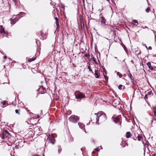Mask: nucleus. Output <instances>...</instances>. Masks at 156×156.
<instances>
[{"label":"nucleus","mask_w":156,"mask_h":156,"mask_svg":"<svg viewBox=\"0 0 156 156\" xmlns=\"http://www.w3.org/2000/svg\"><path fill=\"white\" fill-rule=\"evenodd\" d=\"M97 114H98V115L99 114L100 115L98 118V117L96 118V119L97 120L96 122V123L97 124H98V122L99 118H100L101 119L102 121H104L106 119V115L103 112H101L100 113H98V114L96 113H95V115H96Z\"/></svg>","instance_id":"1"},{"label":"nucleus","mask_w":156,"mask_h":156,"mask_svg":"<svg viewBox=\"0 0 156 156\" xmlns=\"http://www.w3.org/2000/svg\"><path fill=\"white\" fill-rule=\"evenodd\" d=\"M55 142V139L54 137L52 136H49L47 139L45 143V146L47 145H47L50 144H53Z\"/></svg>","instance_id":"2"},{"label":"nucleus","mask_w":156,"mask_h":156,"mask_svg":"<svg viewBox=\"0 0 156 156\" xmlns=\"http://www.w3.org/2000/svg\"><path fill=\"white\" fill-rule=\"evenodd\" d=\"M79 119V117L74 115H71L69 119V121L73 123L77 122Z\"/></svg>","instance_id":"3"},{"label":"nucleus","mask_w":156,"mask_h":156,"mask_svg":"<svg viewBox=\"0 0 156 156\" xmlns=\"http://www.w3.org/2000/svg\"><path fill=\"white\" fill-rule=\"evenodd\" d=\"M76 98L77 99H81L85 97L84 94L79 91H76L75 93Z\"/></svg>","instance_id":"4"},{"label":"nucleus","mask_w":156,"mask_h":156,"mask_svg":"<svg viewBox=\"0 0 156 156\" xmlns=\"http://www.w3.org/2000/svg\"><path fill=\"white\" fill-rule=\"evenodd\" d=\"M2 135L4 139H7L10 136V135L7 130L3 131L2 133Z\"/></svg>","instance_id":"5"},{"label":"nucleus","mask_w":156,"mask_h":156,"mask_svg":"<svg viewBox=\"0 0 156 156\" xmlns=\"http://www.w3.org/2000/svg\"><path fill=\"white\" fill-rule=\"evenodd\" d=\"M16 16H12V18L11 19V23L12 24H14L17 21L18 19H16Z\"/></svg>","instance_id":"6"},{"label":"nucleus","mask_w":156,"mask_h":156,"mask_svg":"<svg viewBox=\"0 0 156 156\" xmlns=\"http://www.w3.org/2000/svg\"><path fill=\"white\" fill-rule=\"evenodd\" d=\"M136 136L135 137H133V139L135 140H136V136H137V139L139 141H140L141 139L142 138V137L141 136H140L139 135V134L137 133H136V134H135Z\"/></svg>","instance_id":"7"},{"label":"nucleus","mask_w":156,"mask_h":156,"mask_svg":"<svg viewBox=\"0 0 156 156\" xmlns=\"http://www.w3.org/2000/svg\"><path fill=\"white\" fill-rule=\"evenodd\" d=\"M0 33L1 34H6V32L5 31L4 28L2 26H0Z\"/></svg>","instance_id":"8"},{"label":"nucleus","mask_w":156,"mask_h":156,"mask_svg":"<svg viewBox=\"0 0 156 156\" xmlns=\"http://www.w3.org/2000/svg\"><path fill=\"white\" fill-rule=\"evenodd\" d=\"M112 120L115 122V123H117L119 121V119L117 117H115V116H113L112 118Z\"/></svg>","instance_id":"9"},{"label":"nucleus","mask_w":156,"mask_h":156,"mask_svg":"<svg viewBox=\"0 0 156 156\" xmlns=\"http://www.w3.org/2000/svg\"><path fill=\"white\" fill-rule=\"evenodd\" d=\"M102 149V148L101 147V146H100V147H97L95 149V150L94 151H93L92 152V153H94L95 152H98V151H99V150L100 149Z\"/></svg>","instance_id":"10"},{"label":"nucleus","mask_w":156,"mask_h":156,"mask_svg":"<svg viewBox=\"0 0 156 156\" xmlns=\"http://www.w3.org/2000/svg\"><path fill=\"white\" fill-rule=\"evenodd\" d=\"M101 22L102 23H103L104 25H106V20L105 19V18L102 16L101 17Z\"/></svg>","instance_id":"11"},{"label":"nucleus","mask_w":156,"mask_h":156,"mask_svg":"<svg viewBox=\"0 0 156 156\" xmlns=\"http://www.w3.org/2000/svg\"><path fill=\"white\" fill-rule=\"evenodd\" d=\"M133 24L135 25H137L138 24V22L137 20H134L132 22Z\"/></svg>","instance_id":"12"},{"label":"nucleus","mask_w":156,"mask_h":156,"mask_svg":"<svg viewBox=\"0 0 156 156\" xmlns=\"http://www.w3.org/2000/svg\"><path fill=\"white\" fill-rule=\"evenodd\" d=\"M78 125L79 127L81 129L83 128L85 126L82 123L79 122L78 124Z\"/></svg>","instance_id":"13"},{"label":"nucleus","mask_w":156,"mask_h":156,"mask_svg":"<svg viewBox=\"0 0 156 156\" xmlns=\"http://www.w3.org/2000/svg\"><path fill=\"white\" fill-rule=\"evenodd\" d=\"M131 134L130 132H127L126 133V136L127 138H130L131 137Z\"/></svg>","instance_id":"14"},{"label":"nucleus","mask_w":156,"mask_h":156,"mask_svg":"<svg viewBox=\"0 0 156 156\" xmlns=\"http://www.w3.org/2000/svg\"><path fill=\"white\" fill-rule=\"evenodd\" d=\"M58 154H59L62 151L61 147L60 146H58Z\"/></svg>","instance_id":"15"},{"label":"nucleus","mask_w":156,"mask_h":156,"mask_svg":"<svg viewBox=\"0 0 156 156\" xmlns=\"http://www.w3.org/2000/svg\"><path fill=\"white\" fill-rule=\"evenodd\" d=\"M98 70L95 69V77L97 78H98L99 77V76L98 75Z\"/></svg>","instance_id":"16"},{"label":"nucleus","mask_w":156,"mask_h":156,"mask_svg":"<svg viewBox=\"0 0 156 156\" xmlns=\"http://www.w3.org/2000/svg\"><path fill=\"white\" fill-rule=\"evenodd\" d=\"M35 58H36L35 57L31 59L30 58V59H29L28 61L29 62H31L32 61L34 60H35Z\"/></svg>","instance_id":"17"},{"label":"nucleus","mask_w":156,"mask_h":156,"mask_svg":"<svg viewBox=\"0 0 156 156\" xmlns=\"http://www.w3.org/2000/svg\"><path fill=\"white\" fill-rule=\"evenodd\" d=\"M117 75L119 76L120 78H121L122 77V74L119 72H118L117 73Z\"/></svg>","instance_id":"18"},{"label":"nucleus","mask_w":156,"mask_h":156,"mask_svg":"<svg viewBox=\"0 0 156 156\" xmlns=\"http://www.w3.org/2000/svg\"><path fill=\"white\" fill-rule=\"evenodd\" d=\"M88 69H89V70L90 71V72H92V73H93V71H92V69H91L90 68V65H89L88 66Z\"/></svg>","instance_id":"19"},{"label":"nucleus","mask_w":156,"mask_h":156,"mask_svg":"<svg viewBox=\"0 0 156 156\" xmlns=\"http://www.w3.org/2000/svg\"><path fill=\"white\" fill-rule=\"evenodd\" d=\"M129 76L131 78V80H132L133 78L132 76V74H131V73H130L129 71Z\"/></svg>","instance_id":"20"},{"label":"nucleus","mask_w":156,"mask_h":156,"mask_svg":"<svg viewBox=\"0 0 156 156\" xmlns=\"http://www.w3.org/2000/svg\"><path fill=\"white\" fill-rule=\"evenodd\" d=\"M55 23L56 24L57 27H58L59 25V22L58 21H56L55 22Z\"/></svg>","instance_id":"21"},{"label":"nucleus","mask_w":156,"mask_h":156,"mask_svg":"<svg viewBox=\"0 0 156 156\" xmlns=\"http://www.w3.org/2000/svg\"><path fill=\"white\" fill-rule=\"evenodd\" d=\"M41 35L42 36V37H44V38H46V35L45 34H44L42 33L41 34Z\"/></svg>","instance_id":"22"},{"label":"nucleus","mask_w":156,"mask_h":156,"mask_svg":"<svg viewBox=\"0 0 156 156\" xmlns=\"http://www.w3.org/2000/svg\"><path fill=\"white\" fill-rule=\"evenodd\" d=\"M147 66L149 67V66H150L151 65V63L150 62H148L147 63Z\"/></svg>","instance_id":"23"},{"label":"nucleus","mask_w":156,"mask_h":156,"mask_svg":"<svg viewBox=\"0 0 156 156\" xmlns=\"http://www.w3.org/2000/svg\"><path fill=\"white\" fill-rule=\"evenodd\" d=\"M148 68H149V69L151 70H153V67L151 66V65L149 66Z\"/></svg>","instance_id":"24"},{"label":"nucleus","mask_w":156,"mask_h":156,"mask_svg":"<svg viewBox=\"0 0 156 156\" xmlns=\"http://www.w3.org/2000/svg\"><path fill=\"white\" fill-rule=\"evenodd\" d=\"M104 76L105 79V80L106 81H108V77L105 75H104Z\"/></svg>","instance_id":"25"},{"label":"nucleus","mask_w":156,"mask_h":156,"mask_svg":"<svg viewBox=\"0 0 156 156\" xmlns=\"http://www.w3.org/2000/svg\"><path fill=\"white\" fill-rule=\"evenodd\" d=\"M122 87V85H119L118 86V88L119 89H121Z\"/></svg>","instance_id":"26"},{"label":"nucleus","mask_w":156,"mask_h":156,"mask_svg":"<svg viewBox=\"0 0 156 156\" xmlns=\"http://www.w3.org/2000/svg\"><path fill=\"white\" fill-rule=\"evenodd\" d=\"M15 112L16 113H17L19 115L20 114V113L19 112V111L17 109H16L15 110Z\"/></svg>","instance_id":"27"},{"label":"nucleus","mask_w":156,"mask_h":156,"mask_svg":"<svg viewBox=\"0 0 156 156\" xmlns=\"http://www.w3.org/2000/svg\"><path fill=\"white\" fill-rule=\"evenodd\" d=\"M150 10V9L149 8H147L146 9V11L147 12H148Z\"/></svg>","instance_id":"28"},{"label":"nucleus","mask_w":156,"mask_h":156,"mask_svg":"<svg viewBox=\"0 0 156 156\" xmlns=\"http://www.w3.org/2000/svg\"><path fill=\"white\" fill-rule=\"evenodd\" d=\"M1 103L3 105H6V102L5 101H4L2 102H1Z\"/></svg>","instance_id":"29"},{"label":"nucleus","mask_w":156,"mask_h":156,"mask_svg":"<svg viewBox=\"0 0 156 156\" xmlns=\"http://www.w3.org/2000/svg\"><path fill=\"white\" fill-rule=\"evenodd\" d=\"M61 7L62 9H65V6L64 5L62 4L61 5Z\"/></svg>","instance_id":"30"},{"label":"nucleus","mask_w":156,"mask_h":156,"mask_svg":"<svg viewBox=\"0 0 156 156\" xmlns=\"http://www.w3.org/2000/svg\"><path fill=\"white\" fill-rule=\"evenodd\" d=\"M153 110L154 111H156V105L153 108Z\"/></svg>","instance_id":"31"},{"label":"nucleus","mask_w":156,"mask_h":156,"mask_svg":"<svg viewBox=\"0 0 156 156\" xmlns=\"http://www.w3.org/2000/svg\"><path fill=\"white\" fill-rule=\"evenodd\" d=\"M55 20L56 21H58V18L57 17H55Z\"/></svg>","instance_id":"32"},{"label":"nucleus","mask_w":156,"mask_h":156,"mask_svg":"<svg viewBox=\"0 0 156 156\" xmlns=\"http://www.w3.org/2000/svg\"><path fill=\"white\" fill-rule=\"evenodd\" d=\"M93 61L96 64H97V62H96V60L94 59V58L93 59Z\"/></svg>","instance_id":"33"},{"label":"nucleus","mask_w":156,"mask_h":156,"mask_svg":"<svg viewBox=\"0 0 156 156\" xmlns=\"http://www.w3.org/2000/svg\"><path fill=\"white\" fill-rule=\"evenodd\" d=\"M148 49H149V50H151V49H152V48H151V46H149V47H148Z\"/></svg>","instance_id":"34"},{"label":"nucleus","mask_w":156,"mask_h":156,"mask_svg":"<svg viewBox=\"0 0 156 156\" xmlns=\"http://www.w3.org/2000/svg\"><path fill=\"white\" fill-rule=\"evenodd\" d=\"M154 115L156 116V111H154Z\"/></svg>","instance_id":"35"},{"label":"nucleus","mask_w":156,"mask_h":156,"mask_svg":"<svg viewBox=\"0 0 156 156\" xmlns=\"http://www.w3.org/2000/svg\"><path fill=\"white\" fill-rule=\"evenodd\" d=\"M6 58H7V56H4V59H6Z\"/></svg>","instance_id":"36"},{"label":"nucleus","mask_w":156,"mask_h":156,"mask_svg":"<svg viewBox=\"0 0 156 156\" xmlns=\"http://www.w3.org/2000/svg\"><path fill=\"white\" fill-rule=\"evenodd\" d=\"M85 56L86 57H87V54H85Z\"/></svg>","instance_id":"37"},{"label":"nucleus","mask_w":156,"mask_h":156,"mask_svg":"<svg viewBox=\"0 0 156 156\" xmlns=\"http://www.w3.org/2000/svg\"><path fill=\"white\" fill-rule=\"evenodd\" d=\"M147 95H145V98H147Z\"/></svg>","instance_id":"38"},{"label":"nucleus","mask_w":156,"mask_h":156,"mask_svg":"<svg viewBox=\"0 0 156 156\" xmlns=\"http://www.w3.org/2000/svg\"><path fill=\"white\" fill-rule=\"evenodd\" d=\"M37 118H39V115H37Z\"/></svg>","instance_id":"39"},{"label":"nucleus","mask_w":156,"mask_h":156,"mask_svg":"<svg viewBox=\"0 0 156 156\" xmlns=\"http://www.w3.org/2000/svg\"><path fill=\"white\" fill-rule=\"evenodd\" d=\"M152 156H156V155L155 154H154L153 155H152Z\"/></svg>","instance_id":"40"},{"label":"nucleus","mask_w":156,"mask_h":156,"mask_svg":"<svg viewBox=\"0 0 156 156\" xmlns=\"http://www.w3.org/2000/svg\"><path fill=\"white\" fill-rule=\"evenodd\" d=\"M107 1H108V2H110V0H106Z\"/></svg>","instance_id":"41"},{"label":"nucleus","mask_w":156,"mask_h":156,"mask_svg":"<svg viewBox=\"0 0 156 156\" xmlns=\"http://www.w3.org/2000/svg\"><path fill=\"white\" fill-rule=\"evenodd\" d=\"M24 14V13H23V12H22V13H21V15H22V14Z\"/></svg>","instance_id":"42"},{"label":"nucleus","mask_w":156,"mask_h":156,"mask_svg":"<svg viewBox=\"0 0 156 156\" xmlns=\"http://www.w3.org/2000/svg\"><path fill=\"white\" fill-rule=\"evenodd\" d=\"M148 94H150V92H149Z\"/></svg>","instance_id":"43"},{"label":"nucleus","mask_w":156,"mask_h":156,"mask_svg":"<svg viewBox=\"0 0 156 156\" xmlns=\"http://www.w3.org/2000/svg\"><path fill=\"white\" fill-rule=\"evenodd\" d=\"M14 2H15L16 1V0H13Z\"/></svg>","instance_id":"44"},{"label":"nucleus","mask_w":156,"mask_h":156,"mask_svg":"<svg viewBox=\"0 0 156 156\" xmlns=\"http://www.w3.org/2000/svg\"><path fill=\"white\" fill-rule=\"evenodd\" d=\"M115 58H117L116 57H115Z\"/></svg>","instance_id":"45"},{"label":"nucleus","mask_w":156,"mask_h":156,"mask_svg":"<svg viewBox=\"0 0 156 156\" xmlns=\"http://www.w3.org/2000/svg\"><path fill=\"white\" fill-rule=\"evenodd\" d=\"M145 28H147V27H145Z\"/></svg>","instance_id":"46"},{"label":"nucleus","mask_w":156,"mask_h":156,"mask_svg":"<svg viewBox=\"0 0 156 156\" xmlns=\"http://www.w3.org/2000/svg\"><path fill=\"white\" fill-rule=\"evenodd\" d=\"M84 131L85 132V133H86V132L85 130Z\"/></svg>","instance_id":"47"}]
</instances>
